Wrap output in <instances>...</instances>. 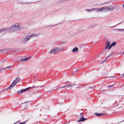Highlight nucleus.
Here are the masks:
<instances>
[{"label":"nucleus","mask_w":124,"mask_h":124,"mask_svg":"<svg viewBox=\"0 0 124 124\" xmlns=\"http://www.w3.org/2000/svg\"><path fill=\"white\" fill-rule=\"evenodd\" d=\"M106 67L107 69L110 70V68L111 66H110L109 65H108Z\"/></svg>","instance_id":"obj_22"},{"label":"nucleus","mask_w":124,"mask_h":124,"mask_svg":"<svg viewBox=\"0 0 124 124\" xmlns=\"http://www.w3.org/2000/svg\"><path fill=\"white\" fill-rule=\"evenodd\" d=\"M69 0H61L60 1L61 2H64L69 1Z\"/></svg>","instance_id":"obj_24"},{"label":"nucleus","mask_w":124,"mask_h":124,"mask_svg":"<svg viewBox=\"0 0 124 124\" xmlns=\"http://www.w3.org/2000/svg\"><path fill=\"white\" fill-rule=\"evenodd\" d=\"M31 37V36L30 35L25 38L23 40V42L24 43L27 42Z\"/></svg>","instance_id":"obj_6"},{"label":"nucleus","mask_w":124,"mask_h":124,"mask_svg":"<svg viewBox=\"0 0 124 124\" xmlns=\"http://www.w3.org/2000/svg\"><path fill=\"white\" fill-rule=\"evenodd\" d=\"M2 69H1V68L0 67V72L2 71Z\"/></svg>","instance_id":"obj_28"},{"label":"nucleus","mask_w":124,"mask_h":124,"mask_svg":"<svg viewBox=\"0 0 124 124\" xmlns=\"http://www.w3.org/2000/svg\"><path fill=\"white\" fill-rule=\"evenodd\" d=\"M76 85L75 84H72L70 85H66L64 86L59 87L58 88H64L65 87H67L68 86H70L71 87H75L76 86Z\"/></svg>","instance_id":"obj_5"},{"label":"nucleus","mask_w":124,"mask_h":124,"mask_svg":"<svg viewBox=\"0 0 124 124\" xmlns=\"http://www.w3.org/2000/svg\"><path fill=\"white\" fill-rule=\"evenodd\" d=\"M9 28H4L2 29H0V30L1 32H4L8 30Z\"/></svg>","instance_id":"obj_7"},{"label":"nucleus","mask_w":124,"mask_h":124,"mask_svg":"<svg viewBox=\"0 0 124 124\" xmlns=\"http://www.w3.org/2000/svg\"><path fill=\"white\" fill-rule=\"evenodd\" d=\"M116 30L117 31H124V29H116Z\"/></svg>","instance_id":"obj_16"},{"label":"nucleus","mask_w":124,"mask_h":124,"mask_svg":"<svg viewBox=\"0 0 124 124\" xmlns=\"http://www.w3.org/2000/svg\"><path fill=\"white\" fill-rule=\"evenodd\" d=\"M121 75L122 76V77H124V73H123V74H121Z\"/></svg>","instance_id":"obj_30"},{"label":"nucleus","mask_w":124,"mask_h":124,"mask_svg":"<svg viewBox=\"0 0 124 124\" xmlns=\"http://www.w3.org/2000/svg\"><path fill=\"white\" fill-rule=\"evenodd\" d=\"M16 84V82L15 81H14L13 83H12L11 85L8 88L11 89V87H13Z\"/></svg>","instance_id":"obj_11"},{"label":"nucleus","mask_w":124,"mask_h":124,"mask_svg":"<svg viewBox=\"0 0 124 124\" xmlns=\"http://www.w3.org/2000/svg\"><path fill=\"white\" fill-rule=\"evenodd\" d=\"M116 44V43L115 42H113L111 44L113 46H115Z\"/></svg>","instance_id":"obj_23"},{"label":"nucleus","mask_w":124,"mask_h":124,"mask_svg":"<svg viewBox=\"0 0 124 124\" xmlns=\"http://www.w3.org/2000/svg\"><path fill=\"white\" fill-rule=\"evenodd\" d=\"M37 87V86L35 87L34 85H33L32 87H28L26 89H22L21 91H18V94H20L23 92L28 90L30 89H32L36 87Z\"/></svg>","instance_id":"obj_4"},{"label":"nucleus","mask_w":124,"mask_h":124,"mask_svg":"<svg viewBox=\"0 0 124 124\" xmlns=\"http://www.w3.org/2000/svg\"><path fill=\"white\" fill-rule=\"evenodd\" d=\"M21 23H16L13 24L9 29V31H17L20 30V26Z\"/></svg>","instance_id":"obj_1"},{"label":"nucleus","mask_w":124,"mask_h":124,"mask_svg":"<svg viewBox=\"0 0 124 124\" xmlns=\"http://www.w3.org/2000/svg\"><path fill=\"white\" fill-rule=\"evenodd\" d=\"M123 7L124 8V4H123Z\"/></svg>","instance_id":"obj_31"},{"label":"nucleus","mask_w":124,"mask_h":124,"mask_svg":"<svg viewBox=\"0 0 124 124\" xmlns=\"http://www.w3.org/2000/svg\"><path fill=\"white\" fill-rule=\"evenodd\" d=\"M98 12H102V8H98Z\"/></svg>","instance_id":"obj_20"},{"label":"nucleus","mask_w":124,"mask_h":124,"mask_svg":"<svg viewBox=\"0 0 124 124\" xmlns=\"http://www.w3.org/2000/svg\"><path fill=\"white\" fill-rule=\"evenodd\" d=\"M110 43L109 41H107L106 43V47L105 49H106L108 48V47L109 46V45H110Z\"/></svg>","instance_id":"obj_8"},{"label":"nucleus","mask_w":124,"mask_h":124,"mask_svg":"<svg viewBox=\"0 0 124 124\" xmlns=\"http://www.w3.org/2000/svg\"><path fill=\"white\" fill-rule=\"evenodd\" d=\"M62 50L61 48L58 47H55L53 48L51 51L49 52V53L54 54L57 53Z\"/></svg>","instance_id":"obj_2"},{"label":"nucleus","mask_w":124,"mask_h":124,"mask_svg":"<svg viewBox=\"0 0 124 124\" xmlns=\"http://www.w3.org/2000/svg\"><path fill=\"white\" fill-rule=\"evenodd\" d=\"M109 55L107 56L106 57V58L104 60H103L101 62H100V63L101 64H103V63L111 55Z\"/></svg>","instance_id":"obj_9"},{"label":"nucleus","mask_w":124,"mask_h":124,"mask_svg":"<svg viewBox=\"0 0 124 124\" xmlns=\"http://www.w3.org/2000/svg\"><path fill=\"white\" fill-rule=\"evenodd\" d=\"M87 119V118H85L84 117H80L79 119V120L77 121V122H78L80 121H84Z\"/></svg>","instance_id":"obj_10"},{"label":"nucleus","mask_w":124,"mask_h":124,"mask_svg":"<svg viewBox=\"0 0 124 124\" xmlns=\"http://www.w3.org/2000/svg\"><path fill=\"white\" fill-rule=\"evenodd\" d=\"M112 46H112V45L111 44L110 45V46H109L108 47V50L110 49Z\"/></svg>","instance_id":"obj_25"},{"label":"nucleus","mask_w":124,"mask_h":124,"mask_svg":"<svg viewBox=\"0 0 124 124\" xmlns=\"http://www.w3.org/2000/svg\"><path fill=\"white\" fill-rule=\"evenodd\" d=\"M112 86H113L112 85H108V87H112Z\"/></svg>","instance_id":"obj_27"},{"label":"nucleus","mask_w":124,"mask_h":124,"mask_svg":"<svg viewBox=\"0 0 124 124\" xmlns=\"http://www.w3.org/2000/svg\"><path fill=\"white\" fill-rule=\"evenodd\" d=\"M12 66H10L9 67H6L5 68V69H9Z\"/></svg>","instance_id":"obj_26"},{"label":"nucleus","mask_w":124,"mask_h":124,"mask_svg":"<svg viewBox=\"0 0 124 124\" xmlns=\"http://www.w3.org/2000/svg\"><path fill=\"white\" fill-rule=\"evenodd\" d=\"M31 57H30L28 58H24L22 59L21 60V61H26L29 59H30Z\"/></svg>","instance_id":"obj_15"},{"label":"nucleus","mask_w":124,"mask_h":124,"mask_svg":"<svg viewBox=\"0 0 124 124\" xmlns=\"http://www.w3.org/2000/svg\"><path fill=\"white\" fill-rule=\"evenodd\" d=\"M7 50L5 49H0V54H3L5 53Z\"/></svg>","instance_id":"obj_13"},{"label":"nucleus","mask_w":124,"mask_h":124,"mask_svg":"<svg viewBox=\"0 0 124 124\" xmlns=\"http://www.w3.org/2000/svg\"><path fill=\"white\" fill-rule=\"evenodd\" d=\"M98 8H94L92 9L93 11H95L96 12H98Z\"/></svg>","instance_id":"obj_18"},{"label":"nucleus","mask_w":124,"mask_h":124,"mask_svg":"<svg viewBox=\"0 0 124 124\" xmlns=\"http://www.w3.org/2000/svg\"><path fill=\"white\" fill-rule=\"evenodd\" d=\"M20 80V79L19 78H17L14 81H15L16 83L17 82L19 81Z\"/></svg>","instance_id":"obj_17"},{"label":"nucleus","mask_w":124,"mask_h":124,"mask_svg":"<svg viewBox=\"0 0 124 124\" xmlns=\"http://www.w3.org/2000/svg\"><path fill=\"white\" fill-rule=\"evenodd\" d=\"M105 49H104V50L102 51V54H104L105 53H104V51H105V50H104Z\"/></svg>","instance_id":"obj_29"},{"label":"nucleus","mask_w":124,"mask_h":124,"mask_svg":"<svg viewBox=\"0 0 124 124\" xmlns=\"http://www.w3.org/2000/svg\"><path fill=\"white\" fill-rule=\"evenodd\" d=\"M39 35L38 34H32L30 36H31V37L32 36H38Z\"/></svg>","instance_id":"obj_21"},{"label":"nucleus","mask_w":124,"mask_h":124,"mask_svg":"<svg viewBox=\"0 0 124 124\" xmlns=\"http://www.w3.org/2000/svg\"><path fill=\"white\" fill-rule=\"evenodd\" d=\"M85 10L89 12L91 11H93L92 9H85Z\"/></svg>","instance_id":"obj_19"},{"label":"nucleus","mask_w":124,"mask_h":124,"mask_svg":"<svg viewBox=\"0 0 124 124\" xmlns=\"http://www.w3.org/2000/svg\"><path fill=\"white\" fill-rule=\"evenodd\" d=\"M78 51V49L77 47H75L73 48L72 50V52L73 53L77 52Z\"/></svg>","instance_id":"obj_12"},{"label":"nucleus","mask_w":124,"mask_h":124,"mask_svg":"<svg viewBox=\"0 0 124 124\" xmlns=\"http://www.w3.org/2000/svg\"><path fill=\"white\" fill-rule=\"evenodd\" d=\"M114 8L112 6L104 7L102 8V12L107 11H113Z\"/></svg>","instance_id":"obj_3"},{"label":"nucleus","mask_w":124,"mask_h":124,"mask_svg":"<svg viewBox=\"0 0 124 124\" xmlns=\"http://www.w3.org/2000/svg\"><path fill=\"white\" fill-rule=\"evenodd\" d=\"M121 54H124V53H122Z\"/></svg>","instance_id":"obj_32"},{"label":"nucleus","mask_w":124,"mask_h":124,"mask_svg":"<svg viewBox=\"0 0 124 124\" xmlns=\"http://www.w3.org/2000/svg\"><path fill=\"white\" fill-rule=\"evenodd\" d=\"M95 114V115L97 116H101V115H106V114H105L104 113H102V114H101V113H96Z\"/></svg>","instance_id":"obj_14"}]
</instances>
